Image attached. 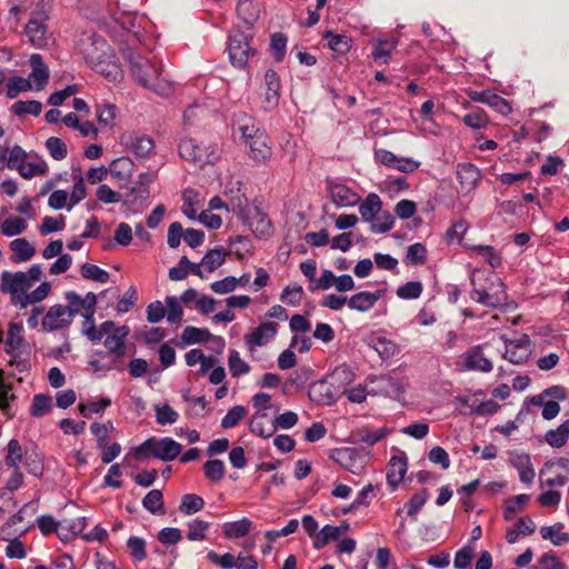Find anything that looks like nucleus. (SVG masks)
Returning a JSON list of instances; mask_svg holds the SVG:
<instances>
[{"label": "nucleus", "instance_id": "obj_1", "mask_svg": "<svg viewBox=\"0 0 569 569\" xmlns=\"http://www.w3.org/2000/svg\"><path fill=\"white\" fill-rule=\"evenodd\" d=\"M350 380V372L346 367L337 368L326 378L310 385L308 396L311 401L319 405H332L346 392V385Z\"/></svg>", "mask_w": 569, "mask_h": 569}, {"label": "nucleus", "instance_id": "obj_2", "mask_svg": "<svg viewBox=\"0 0 569 569\" xmlns=\"http://www.w3.org/2000/svg\"><path fill=\"white\" fill-rule=\"evenodd\" d=\"M182 446L169 437H150L133 450V458L138 461L156 458L162 461H172L180 456Z\"/></svg>", "mask_w": 569, "mask_h": 569}, {"label": "nucleus", "instance_id": "obj_3", "mask_svg": "<svg viewBox=\"0 0 569 569\" xmlns=\"http://www.w3.org/2000/svg\"><path fill=\"white\" fill-rule=\"evenodd\" d=\"M122 56L134 80L142 87L156 89V81L161 73L160 68L132 47L122 48Z\"/></svg>", "mask_w": 569, "mask_h": 569}, {"label": "nucleus", "instance_id": "obj_4", "mask_svg": "<svg viewBox=\"0 0 569 569\" xmlns=\"http://www.w3.org/2000/svg\"><path fill=\"white\" fill-rule=\"evenodd\" d=\"M230 62L236 68H244L250 57L257 53L252 33L234 29L228 41Z\"/></svg>", "mask_w": 569, "mask_h": 569}, {"label": "nucleus", "instance_id": "obj_5", "mask_svg": "<svg viewBox=\"0 0 569 569\" xmlns=\"http://www.w3.org/2000/svg\"><path fill=\"white\" fill-rule=\"evenodd\" d=\"M489 286L486 288H477L475 276L471 278L472 290L470 298L488 308L496 309L501 307L507 300L505 283L500 278L493 277L488 279Z\"/></svg>", "mask_w": 569, "mask_h": 569}, {"label": "nucleus", "instance_id": "obj_6", "mask_svg": "<svg viewBox=\"0 0 569 569\" xmlns=\"http://www.w3.org/2000/svg\"><path fill=\"white\" fill-rule=\"evenodd\" d=\"M31 286L23 271H3L0 276V291L10 295L11 303L23 309V302Z\"/></svg>", "mask_w": 569, "mask_h": 569}, {"label": "nucleus", "instance_id": "obj_7", "mask_svg": "<svg viewBox=\"0 0 569 569\" xmlns=\"http://www.w3.org/2000/svg\"><path fill=\"white\" fill-rule=\"evenodd\" d=\"M76 48L90 66L100 58L106 57L107 51L110 50L106 40L94 32H83L78 39Z\"/></svg>", "mask_w": 569, "mask_h": 569}, {"label": "nucleus", "instance_id": "obj_8", "mask_svg": "<svg viewBox=\"0 0 569 569\" xmlns=\"http://www.w3.org/2000/svg\"><path fill=\"white\" fill-rule=\"evenodd\" d=\"M179 154L181 158L193 162L200 167L211 163L218 159L217 149L212 147H201L194 139L186 138L179 143Z\"/></svg>", "mask_w": 569, "mask_h": 569}, {"label": "nucleus", "instance_id": "obj_9", "mask_svg": "<svg viewBox=\"0 0 569 569\" xmlns=\"http://www.w3.org/2000/svg\"><path fill=\"white\" fill-rule=\"evenodd\" d=\"M48 16L43 11H33L26 24L24 32L32 46L44 48L51 39L47 26Z\"/></svg>", "mask_w": 569, "mask_h": 569}, {"label": "nucleus", "instance_id": "obj_10", "mask_svg": "<svg viewBox=\"0 0 569 569\" xmlns=\"http://www.w3.org/2000/svg\"><path fill=\"white\" fill-rule=\"evenodd\" d=\"M505 352L503 358L513 365L525 363L531 355V342L527 335H522L517 339H503Z\"/></svg>", "mask_w": 569, "mask_h": 569}, {"label": "nucleus", "instance_id": "obj_11", "mask_svg": "<svg viewBox=\"0 0 569 569\" xmlns=\"http://www.w3.org/2000/svg\"><path fill=\"white\" fill-rule=\"evenodd\" d=\"M121 142L129 151L142 159L149 158L154 149V142L150 137L137 132L122 134Z\"/></svg>", "mask_w": 569, "mask_h": 569}, {"label": "nucleus", "instance_id": "obj_12", "mask_svg": "<svg viewBox=\"0 0 569 569\" xmlns=\"http://www.w3.org/2000/svg\"><path fill=\"white\" fill-rule=\"evenodd\" d=\"M241 220L257 237L268 236L272 231L270 219L258 206L247 210Z\"/></svg>", "mask_w": 569, "mask_h": 569}, {"label": "nucleus", "instance_id": "obj_13", "mask_svg": "<svg viewBox=\"0 0 569 569\" xmlns=\"http://www.w3.org/2000/svg\"><path fill=\"white\" fill-rule=\"evenodd\" d=\"M375 159L381 164L397 169L401 172H412L419 167V162L410 158H398L391 151L386 149L376 150Z\"/></svg>", "mask_w": 569, "mask_h": 569}, {"label": "nucleus", "instance_id": "obj_14", "mask_svg": "<svg viewBox=\"0 0 569 569\" xmlns=\"http://www.w3.org/2000/svg\"><path fill=\"white\" fill-rule=\"evenodd\" d=\"M509 463L518 470L521 482L526 485L532 483L536 472L529 453L518 450L510 451Z\"/></svg>", "mask_w": 569, "mask_h": 569}, {"label": "nucleus", "instance_id": "obj_15", "mask_svg": "<svg viewBox=\"0 0 569 569\" xmlns=\"http://www.w3.org/2000/svg\"><path fill=\"white\" fill-rule=\"evenodd\" d=\"M91 68L109 81L117 82L123 77L122 70L111 49L107 51L106 57L100 58L91 64Z\"/></svg>", "mask_w": 569, "mask_h": 569}, {"label": "nucleus", "instance_id": "obj_16", "mask_svg": "<svg viewBox=\"0 0 569 569\" xmlns=\"http://www.w3.org/2000/svg\"><path fill=\"white\" fill-rule=\"evenodd\" d=\"M71 317L62 305L52 306L42 320V328L48 331L63 329L71 323Z\"/></svg>", "mask_w": 569, "mask_h": 569}, {"label": "nucleus", "instance_id": "obj_17", "mask_svg": "<svg viewBox=\"0 0 569 569\" xmlns=\"http://www.w3.org/2000/svg\"><path fill=\"white\" fill-rule=\"evenodd\" d=\"M408 469L407 457L405 452L399 456H392L387 466V483L391 491L396 490L403 480Z\"/></svg>", "mask_w": 569, "mask_h": 569}, {"label": "nucleus", "instance_id": "obj_18", "mask_svg": "<svg viewBox=\"0 0 569 569\" xmlns=\"http://www.w3.org/2000/svg\"><path fill=\"white\" fill-rule=\"evenodd\" d=\"M385 290L379 289L373 292L360 291L352 295L348 300V307L359 312L371 310L375 305L385 296Z\"/></svg>", "mask_w": 569, "mask_h": 569}, {"label": "nucleus", "instance_id": "obj_19", "mask_svg": "<svg viewBox=\"0 0 569 569\" xmlns=\"http://www.w3.org/2000/svg\"><path fill=\"white\" fill-rule=\"evenodd\" d=\"M266 93H264V110H273L280 98V80L276 71L267 70L264 74Z\"/></svg>", "mask_w": 569, "mask_h": 569}, {"label": "nucleus", "instance_id": "obj_20", "mask_svg": "<svg viewBox=\"0 0 569 569\" xmlns=\"http://www.w3.org/2000/svg\"><path fill=\"white\" fill-rule=\"evenodd\" d=\"M134 167L133 161L129 157H120L110 163L108 170L120 186H124L130 181Z\"/></svg>", "mask_w": 569, "mask_h": 569}, {"label": "nucleus", "instance_id": "obj_21", "mask_svg": "<svg viewBox=\"0 0 569 569\" xmlns=\"http://www.w3.org/2000/svg\"><path fill=\"white\" fill-rule=\"evenodd\" d=\"M278 330L274 322H262L252 333L244 337V341L249 348L261 347L266 345Z\"/></svg>", "mask_w": 569, "mask_h": 569}, {"label": "nucleus", "instance_id": "obj_22", "mask_svg": "<svg viewBox=\"0 0 569 569\" xmlns=\"http://www.w3.org/2000/svg\"><path fill=\"white\" fill-rule=\"evenodd\" d=\"M329 189L331 199L338 207H351L360 200L356 192L342 183H330Z\"/></svg>", "mask_w": 569, "mask_h": 569}, {"label": "nucleus", "instance_id": "obj_23", "mask_svg": "<svg viewBox=\"0 0 569 569\" xmlns=\"http://www.w3.org/2000/svg\"><path fill=\"white\" fill-rule=\"evenodd\" d=\"M480 177V170L472 163H460L457 167V178L462 191L469 192L472 190Z\"/></svg>", "mask_w": 569, "mask_h": 569}, {"label": "nucleus", "instance_id": "obj_24", "mask_svg": "<svg viewBox=\"0 0 569 569\" xmlns=\"http://www.w3.org/2000/svg\"><path fill=\"white\" fill-rule=\"evenodd\" d=\"M386 429H379L375 432H371L369 429H357L351 431V433L343 439V441L358 445V446H373L380 439H382L386 435Z\"/></svg>", "mask_w": 569, "mask_h": 569}, {"label": "nucleus", "instance_id": "obj_25", "mask_svg": "<svg viewBox=\"0 0 569 569\" xmlns=\"http://www.w3.org/2000/svg\"><path fill=\"white\" fill-rule=\"evenodd\" d=\"M465 368L468 370L490 372L493 366L492 362L482 355V347L477 346L465 356Z\"/></svg>", "mask_w": 569, "mask_h": 569}, {"label": "nucleus", "instance_id": "obj_26", "mask_svg": "<svg viewBox=\"0 0 569 569\" xmlns=\"http://www.w3.org/2000/svg\"><path fill=\"white\" fill-rule=\"evenodd\" d=\"M250 156L256 161H264L271 157L270 140L266 132H259L253 140L247 144Z\"/></svg>", "mask_w": 569, "mask_h": 569}, {"label": "nucleus", "instance_id": "obj_27", "mask_svg": "<svg viewBox=\"0 0 569 569\" xmlns=\"http://www.w3.org/2000/svg\"><path fill=\"white\" fill-rule=\"evenodd\" d=\"M563 523L556 522L552 526H545L540 528L541 538L550 540L555 546H562L569 542V533L563 531Z\"/></svg>", "mask_w": 569, "mask_h": 569}, {"label": "nucleus", "instance_id": "obj_28", "mask_svg": "<svg viewBox=\"0 0 569 569\" xmlns=\"http://www.w3.org/2000/svg\"><path fill=\"white\" fill-rule=\"evenodd\" d=\"M535 530V522L529 517L519 518L516 525L507 530L506 540L508 543H515L519 535L530 536Z\"/></svg>", "mask_w": 569, "mask_h": 569}, {"label": "nucleus", "instance_id": "obj_29", "mask_svg": "<svg viewBox=\"0 0 569 569\" xmlns=\"http://www.w3.org/2000/svg\"><path fill=\"white\" fill-rule=\"evenodd\" d=\"M382 202L378 194L370 193L367 198L360 203L359 212L363 220L373 221L376 216L381 212Z\"/></svg>", "mask_w": 569, "mask_h": 569}, {"label": "nucleus", "instance_id": "obj_30", "mask_svg": "<svg viewBox=\"0 0 569 569\" xmlns=\"http://www.w3.org/2000/svg\"><path fill=\"white\" fill-rule=\"evenodd\" d=\"M252 521L246 517L237 521L226 522L223 525V535L229 539L242 538L250 532Z\"/></svg>", "mask_w": 569, "mask_h": 569}, {"label": "nucleus", "instance_id": "obj_31", "mask_svg": "<svg viewBox=\"0 0 569 569\" xmlns=\"http://www.w3.org/2000/svg\"><path fill=\"white\" fill-rule=\"evenodd\" d=\"M71 177L73 180V188L71 194L69 196L70 203L68 206V210H70L74 204L83 200L87 196V188L84 184V179L81 169L73 168Z\"/></svg>", "mask_w": 569, "mask_h": 569}, {"label": "nucleus", "instance_id": "obj_32", "mask_svg": "<svg viewBox=\"0 0 569 569\" xmlns=\"http://www.w3.org/2000/svg\"><path fill=\"white\" fill-rule=\"evenodd\" d=\"M10 249L13 252L12 260L14 262H26L30 260L34 253V248L24 238H18L10 242Z\"/></svg>", "mask_w": 569, "mask_h": 569}, {"label": "nucleus", "instance_id": "obj_33", "mask_svg": "<svg viewBox=\"0 0 569 569\" xmlns=\"http://www.w3.org/2000/svg\"><path fill=\"white\" fill-rule=\"evenodd\" d=\"M397 44L398 41L396 39L378 40L375 43V49L371 56L375 60L387 63L390 60Z\"/></svg>", "mask_w": 569, "mask_h": 569}, {"label": "nucleus", "instance_id": "obj_34", "mask_svg": "<svg viewBox=\"0 0 569 569\" xmlns=\"http://www.w3.org/2000/svg\"><path fill=\"white\" fill-rule=\"evenodd\" d=\"M87 527V518L79 517L76 519L61 520V531L59 532L60 539H68L69 535L78 536L83 532Z\"/></svg>", "mask_w": 569, "mask_h": 569}, {"label": "nucleus", "instance_id": "obj_35", "mask_svg": "<svg viewBox=\"0 0 569 569\" xmlns=\"http://www.w3.org/2000/svg\"><path fill=\"white\" fill-rule=\"evenodd\" d=\"M142 506L152 515H163L166 510L163 506V496L161 490H150L142 499Z\"/></svg>", "mask_w": 569, "mask_h": 569}, {"label": "nucleus", "instance_id": "obj_36", "mask_svg": "<svg viewBox=\"0 0 569 569\" xmlns=\"http://www.w3.org/2000/svg\"><path fill=\"white\" fill-rule=\"evenodd\" d=\"M30 66L32 67L31 78L37 82L38 89H41L43 83L48 81L49 71L47 66L42 61V57L38 53H33L30 57Z\"/></svg>", "mask_w": 569, "mask_h": 569}, {"label": "nucleus", "instance_id": "obj_37", "mask_svg": "<svg viewBox=\"0 0 569 569\" xmlns=\"http://www.w3.org/2000/svg\"><path fill=\"white\" fill-rule=\"evenodd\" d=\"M367 343L383 359L392 357L396 352V345L383 337L371 336L367 339Z\"/></svg>", "mask_w": 569, "mask_h": 569}, {"label": "nucleus", "instance_id": "obj_38", "mask_svg": "<svg viewBox=\"0 0 569 569\" xmlns=\"http://www.w3.org/2000/svg\"><path fill=\"white\" fill-rule=\"evenodd\" d=\"M237 14L246 24L252 26L258 20L259 9L251 0H240Z\"/></svg>", "mask_w": 569, "mask_h": 569}, {"label": "nucleus", "instance_id": "obj_39", "mask_svg": "<svg viewBox=\"0 0 569 569\" xmlns=\"http://www.w3.org/2000/svg\"><path fill=\"white\" fill-rule=\"evenodd\" d=\"M212 335L208 329L188 326L183 329L181 339L186 345L201 343L208 341Z\"/></svg>", "mask_w": 569, "mask_h": 569}, {"label": "nucleus", "instance_id": "obj_40", "mask_svg": "<svg viewBox=\"0 0 569 569\" xmlns=\"http://www.w3.org/2000/svg\"><path fill=\"white\" fill-rule=\"evenodd\" d=\"M204 477L211 482H219L226 475V467L220 459H210L203 465Z\"/></svg>", "mask_w": 569, "mask_h": 569}, {"label": "nucleus", "instance_id": "obj_41", "mask_svg": "<svg viewBox=\"0 0 569 569\" xmlns=\"http://www.w3.org/2000/svg\"><path fill=\"white\" fill-rule=\"evenodd\" d=\"M241 133V138L244 140L246 144L249 143V140H253L259 132H266L260 127H258L253 119L243 117L238 121V129Z\"/></svg>", "mask_w": 569, "mask_h": 569}, {"label": "nucleus", "instance_id": "obj_42", "mask_svg": "<svg viewBox=\"0 0 569 569\" xmlns=\"http://www.w3.org/2000/svg\"><path fill=\"white\" fill-rule=\"evenodd\" d=\"M11 111L19 117L24 114L39 116L42 111V104L37 100L17 101L12 104Z\"/></svg>", "mask_w": 569, "mask_h": 569}, {"label": "nucleus", "instance_id": "obj_43", "mask_svg": "<svg viewBox=\"0 0 569 569\" xmlns=\"http://www.w3.org/2000/svg\"><path fill=\"white\" fill-rule=\"evenodd\" d=\"M224 262V252L221 248H214L206 253L201 260L202 268L207 272L214 271Z\"/></svg>", "mask_w": 569, "mask_h": 569}, {"label": "nucleus", "instance_id": "obj_44", "mask_svg": "<svg viewBox=\"0 0 569 569\" xmlns=\"http://www.w3.org/2000/svg\"><path fill=\"white\" fill-rule=\"evenodd\" d=\"M204 506V500L194 493H187L182 497L179 510L184 515H192L200 511Z\"/></svg>", "mask_w": 569, "mask_h": 569}, {"label": "nucleus", "instance_id": "obj_45", "mask_svg": "<svg viewBox=\"0 0 569 569\" xmlns=\"http://www.w3.org/2000/svg\"><path fill=\"white\" fill-rule=\"evenodd\" d=\"M52 409V399L48 395H36L32 400L30 413L33 417H42L50 412Z\"/></svg>", "mask_w": 569, "mask_h": 569}, {"label": "nucleus", "instance_id": "obj_46", "mask_svg": "<svg viewBox=\"0 0 569 569\" xmlns=\"http://www.w3.org/2000/svg\"><path fill=\"white\" fill-rule=\"evenodd\" d=\"M111 403L110 399L102 398L97 401H88L79 405L80 413L86 418H93L94 415H100Z\"/></svg>", "mask_w": 569, "mask_h": 569}, {"label": "nucleus", "instance_id": "obj_47", "mask_svg": "<svg viewBox=\"0 0 569 569\" xmlns=\"http://www.w3.org/2000/svg\"><path fill=\"white\" fill-rule=\"evenodd\" d=\"M325 38L329 40V47L337 53H346L351 48V39L343 34H335L332 31H327Z\"/></svg>", "mask_w": 569, "mask_h": 569}, {"label": "nucleus", "instance_id": "obj_48", "mask_svg": "<svg viewBox=\"0 0 569 569\" xmlns=\"http://www.w3.org/2000/svg\"><path fill=\"white\" fill-rule=\"evenodd\" d=\"M81 276L84 279L93 280L100 283L108 282L110 278L109 273L106 270L92 263H83L81 266Z\"/></svg>", "mask_w": 569, "mask_h": 569}, {"label": "nucleus", "instance_id": "obj_49", "mask_svg": "<svg viewBox=\"0 0 569 569\" xmlns=\"http://www.w3.org/2000/svg\"><path fill=\"white\" fill-rule=\"evenodd\" d=\"M428 498H429V493L426 489H423L422 491L412 495L411 498L408 500L407 515L412 520H415V521L417 520V516H418L419 511L421 510V508L423 507V505L426 503V501L428 500Z\"/></svg>", "mask_w": 569, "mask_h": 569}, {"label": "nucleus", "instance_id": "obj_50", "mask_svg": "<svg viewBox=\"0 0 569 569\" xmlns=\"http://www.w3.org/2000/svg\"><path fill=\"white\" fill-rule=\"evenodd\" d=\"M22 447L17 439H11L7 445L4 462L8 467H19L22 462Z\"/></svg>", "mask_w": 569, "mask_h": 569}, {"label": "nucleus", "instance_id": "obj_51", "mask_svg": "<svg viewBox=\"0 0 569 569\" xmlns=\"http://www.w3.org/2000/svg\"><path fill=\"white\" fill-rule=\"evenodd\" d=\"M529 500L530 496L526 493H521L512 499H508L503 510V519L506 521L512 520L513 516L520 510L521 506L527 503Z\"/></svg>", "mask_w": 569, "mask_h": 569}, {"label": "nucleus", "instance_id": "obj_52", "mask_svg": "<svg viewBox=\"0 0 569 569\" xmlns=\"http://www.w3.org/2000/svg\"><path fill=\"white\" fill-rule=\"evenodd\" d=\"M27 229V223L23 219L11 217L6 219L1 224V232L3 236L13 237L22 233Z\"/></svg>", "mask_w": 569, "mask_h": 569}, {"label": "nucleus", "instance_id": "obj_53", "mask_svg": "<svg viewBox=\"0 0 569 569\" xmlns=\"http://www.w3.org/2000/svg\"><path fill=\"white\" fill-rule=\"evenodd\" d=\"M31 89L29 79L22 77H12L7 83V97L9 99L16 98L20 92H26Z\"/></svg>", "mask_w": 569, "mask_h": 569}, {"label": "nucleus", "instance_id": "obj_54", "mask_svg": "<svg viewBox=\"0 0 569 569\" xmlns=\"http://www.w3.org/2000/svg\"><path fill=\"white\" fill-rule=\"evenodd\" d=\"M209 529V522L196 519L188 523L187 538L191 541H202L206 537V531Z\"/></svg>", "mask_w": 569, "mask_h": 569}, {"label": "nucleus", "instance_id": "obj_55", "mask_svg": "<svg viewBox=\"0 0 569 569\" xmlns=\"http://www.w3.org/2000/svg\"><path fill=\"white\" fill-rule=\"evenodd\" d=\"M46 147L54 160H63L68 154L67 144L60 138L50 137L46 141Z\"/></svg>", "mask_w": 569, "mask_h": 569}, {"label": "nucleus", "instance_id": "obj_56", "mask_svg": "<svg viewBox=\"0 0 569 569\" xmlns=\"http://www.w3.org/2000/svg\"><path fill=\"white\" fill-rule=\"evenodd\" d=\"M229 369L233 377L246 375L249 372V365L240 358V355L236 350H231L229 355Z\"/></svg>", "mask_w": 569, "mask_h": 569}, {"label": "nucleus", "instance_id": "obj_57", "mask_svg": "<svg viewBox=\"0 0 569 569\" xmlns=\"http://www.w3.org/2000/svg\"><path fill=\"white\" fill-rule=\"evenodd\" d=\"M127 547L131 557L137 561H142L147 558L146 541L140 537H130L127 541Z\"/></svg>", "mask_w": 569, "mask_h": 569}, {"label": "nucleus", "instance_id": "obj_58", "mask_svg": "<svg viewBox=\"0 0 569 569\" xmlns=\"http://www.w3.org/2000/svg\"><path fill=\"white\" fill-rule=\"evenodd\" d=\"M467 402H469V400ZM468 406L471 412L482 416L495 413L499 408L498 403L491 399L487 401H479L477 398H471Z\"/></svg>", "mask_w": 569, "mask_h": 569}, {"label": "nucleus", "instance_id": "obj_59", "mask_svg": "<svg viewBox=\"0 0 569 569\" xmlns=\"http://www.w3.org/2000/svg\"><path fill=\"white\" fill-rule=\"evenodd\" d=\"M395 223V218L389 212H381L380 214H377L375 220L371 221V230L373 232L378 233H385L389 231Z\"/></svg>", "mask_w": 569, "mask_h": 569}, {"label": "nucleus", "instance_id": "obj_60", "mask_svg": "<svg viewBox=\"0 0 569 569\" xmlns=\"http://www.w3.org/2000/svg\"><path fill=\"white\" fill-rule=\"evenodd\" d=\"M339 537V530L336 526L326 525L313 541V547L322 549L330 540H337Z\"/></svg>", "mask_w": 569, "mask_h": 569}, {"label": "nucleus", "instance_id": "obj_61", "mask_svg": "<svg viewBox=\"0 0 569 569\" xmlns=\"http://www.w3.org/2000/svg\"><path fill=\"white\" fill-rule=\"evenodd\" d=\"M166 307L168 309L167 320L170 323H180L182 320L183 311L176 297L166 298Z\"/></svg>", "mask_w": 569, "mask_h": 569}, {"label": "nucleus", "instance_id": "obj_62", "mask_svg": "<svg viewBox=\"0 0 569 569\" xmlns=\"http://www.w3.org/2000/svg\"><path fill=\"white\" fill-rule=\"evenodd\" d=\"M422 292L420 281H409L397 289V296L401 299H417Z\"/></svg>", "mask_w": 569, "mask_h": 569}, {"label": "nucleus", "instance_id": "obj_63", "mask_svg": "<svg viewBox=\"0 0 569 569\" xmlns=\"http://www.w3.org/2000/svg\"><path fill=\"white\" fill-rule=\"evenodd\" d=\"M117 108L114 104L104 103L97 107V118L101 126L109 127L116 118Z\"/></svg>", "mask_w": 569, "mask_h": 569}, {"label": "nucleus", "instance_id": "obj_64", "mask_svg": "<svg viewBox=\"0 0 569 569\" xmlns=\"http://www.w3.org/2000/svg\"><path fill=\"white\" fill-rule=\"evenodd\" d=\"M539 563L542 569H567L566 563L553 551L543 553L539 558Z\"/></svg>", "mask_w": 569, "mask_h": 569}]
</instances>
